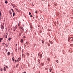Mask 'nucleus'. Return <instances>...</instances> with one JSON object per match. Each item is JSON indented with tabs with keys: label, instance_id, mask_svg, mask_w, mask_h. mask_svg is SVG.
Returning <instances> with one entry per match:
<instances>
[{
	"label": "nucleus",
	"instance_id": "nucleus-1",
	"mask_svg": "<svg viewBox=\"0 0 73 73\" xmlns=\"http://www.w3.org/2000/svg\"><path fill=\"white\" fill-rule=\"evenodd\" d=\"M1 29H4V26L2 25V24H1Z\"/></svg>",
	"mask_w": 73,
	"mask_h": 73
},
{
	"label": "nucleus",
	"instance_id": "nucleus-2",
	"mask_svg": "<svg viewBox=\"0 0 73 73\" xmlns=\"http://www.w3.org/2000/svg\"><path fill=\"white\" fill-rule=\"evenodd\" d=\"M21 60V58H18V59L17 61L18 62H19V61H20Z\"/></svg>",
	"mask_w": 73,
	"mask_h": 73
},
{
	"label": "nucleus",
	"instance_id": "nucleus-3",
	"mask_svg": "<svg viewBox=\"0 0 73 73\" xmlns=\"http://www.w3.org/2000/svg\"><path fill=\"white\" fill-rule=\"evenodd\" d=\"M16 29V27H14V28L13 29V31H15Z\"/></svg>",
	"mask_w": 73,
	"mask_h": 73
},
{
	"label": "nucleus",
	"instance_id": "nucleus-4",
	"mask_svg": "<svg viewBox=\"0 0 73 73\" xmlns=\"http://www.w3.org/2000/svg\"><path fill=\"white\" fill-rule=\"evenodd\" d=\"M23 39H22L21 40V43H23Z\"/></svg>",
	"mask_w": 73,
	"mask_h": 73
},
{
	"label": "nucleus",
	"instance_id": "nucleus-5",
	"mask_svg": "<svg viewBox=\"0 0 73 73\" xmlns=\"http://www.w3.org/2000/svg\"><path fill=\"white\" fill-rule=\"evenodd\" d=\"M15 9H16V11H17V12H20V11H19V10L18 9H17V8H16Z\"/></svg>",
	"mask_w": 73,
	"mask_h": 73
},
{
	"label": "nucleus",
	"instance_id": "nucleus-6",
	"mask_svg": "<svg viewBox=\"0 0 73 73\" xmlns=\"http://www.w3.org/2000/svg\"><path fill=\"white\" fill-rule=\"evenodd\" d=\"M50 72H51V71H52V68H50Z\"/></svg>",
	"mask_w": 73,
	"mask_h": 73
},
{
	"label": "nucleus",
	"instance_id": "nucleus-7",
	"mask_svg": "<svg viewBox=\"0 0 73 73\" xmlns=\"http://www.w3.org/2000/svg\"><path fill=\"white\" fill-rule=\"evenodd\" d=\"M40 57V58H41L42 57V54H41L40 55H39Z\"/></svg>",
	"mask_w": 73,
	"mask_h": 73
},
{
	"label": "nucleus",
	"instance_id": "nucleus-8",
	"mask_svg": "<svg viewBox=\"0 0 73 73\" xmlns=\"http://www.w3.org/2000/svg\"><path fill=\"white\" fill-rule=\"evenodd\" d=\"M7 55L9 56V55H10V52H9L8 53H7Z\"/></svg>",
	"mask_w": 73,
	"mask_h": 73
},
{
	"label": "nucleus",
	"instance_id": "nucleus-9",
	"mask_svg": "<svg viewBox=\"0 0 73 73\" xmlns=\"http://www.w3.org/2000/svg\"><path fill=\"white\" fill-rule=\"evenodd\" d=\"M6 34H7V35H6V37L5 38H7V36H8V34H7V32L6 33Z\"/></svg>",
	"mask_w": 73,
	"mask_h": 73
},
{
	"label": "nucleus",
	"instance_id": "nucleus-10",
	"mask_svg": "<svg viewBox=\"0 0 73 73\" xmlns=\"http://www.w3.org/2000/svg\"><path fill=\"white\" fill-rule=\"evenodd\" d=\"M4 71H6L7 70L6 69V68H4Z\"/></svg>",
	"mask_w": 73,
	"mask_h": 73
},
{
	"label": "nucleus",
	"instance_id": "nucleus-11",
	"mask_svg": "<svg viewBox=\"0 0 73 73\" xmlns=\"http://www.w3.org/2000/svg\"><path fill=\"white\" fill-rule=\"evenodd\" d=\"M50 43V44H53V42H52V41H49Z\"/></svg>",
	"mask_w": 73,
	"mask_h": 73
},
{
	"label": "nucleus",
	"instance_id": "nucleus-12",
	"mask_svg": "<svg viewBox=\"0 0 73 73\" xmlns=\"http://www.w3.org/2000/svg\"><path fill=\"white\" fill-rule=\"evenodd\" d=\"M9 13H10V14L11 15H12V12H11V11H9Z\"/></svg>",
	"mask_w": 73,
	"mask_h": 73
},
{
	"label": "nucleus",
	"instance_id": "nucleus-13",
	"mask_svg": "<svg viewBox=\"0 0 73 73\" xmlns=\"http://www.w3.org/2000/svg\"><path fill=\"white\" fill-rule=\"evenodd\" d=\"M11 38H8V40L9 41H11Z\"/></svg>",
	"mask_w": 73,
	"mask_h": 73
},
{
	"label": "nucleus",
	"instance_id": "nucleus-14",
	"mask_svg": "<svg viewBox=\"0 0 73 73\" xmlns=\"http://www.w3.org/2000/svg\"><path fill=\"white\" fill-rule=\"evenodd\" d=\"M14 57L13 56V58H12V61H14Z\"/></svg>",
	"mask_w": 73,
	"mask_h": 73
},
{
	"label": "nucleus",
	"instance_id": "nucleus-15",
	"mask_svg": "<svg viewBox=\"0 0 73 73\" xmlns=\"http://www.w3.org/2000/svg\"><path fill=\"white\" fill-rule=\"evenodd\" d=\"M13 16H15V13H13Z\"/></svg>",
	"mask_w": 73,
	"mask_h": 73
},
{
	"label": "nucleus",
	"instance_id": "nucleus-16",
	"mask_svg": "<svg viewBox=\"0 0 73 73\" xmlns=\"http://www.w3.org/2000/svg\"><path fill=\"white\" fill-rule=\"evenodd\" d=\"M5 45H6V47H8V44H5Z\"/></svg>",
	"mask_w": 73,
	"mask_h": 73
},
{
	"label": "nucleus",
	"instance_id": "nucleus-17",
	"mask_svg": "<svg viewBox=\"0 0 73 73\" xmlns=\"http://www.w3.org/2000/svg\"><path fill=\"white\" fill-rule=\"evenodd\" d=\"M47 60L48 61H50V59H49V58H48L47 59Z\"/></svg>",
	"mask_w": 73,
	"mask_h": 73
},
{
	"label": "nucleus",
	"instance_id": "nucleus-18",
	"mask_svg": "<svg viewBox=\"0 0 73 73\" xmlns=\"http://www.w3.org/2000/svg\"><path fill=\"white\" fill-rule=\"evenodd\" d=\"M26 44H27V45H28V44H29V42H26Z\"/></svg>",
	"mask_w": 73,
	"mask_h": 73
},
{
	"label": "nucleus",
	"instance_id": "nucleus-19",
	"mask_svg": "<svg viewBox=\"0 0 73 73\" xmlns=\"http://www.w3.org/2000/svg\"><path fill=\"white\" fill-rule=\"evenodd\" d=\"M15 51L17 52V48H15Z\"/></svg>",
	"mask_w": 73,
	"mask_h": 73
},
{
	"label": "nucleus",
	"instance_id": "nucleus-20",
	"mask_svg": "<svg viewBox=\"0 0 73 73\" xmlns=\"http://www.w3.org/2000/svg\"><path fill=\"white\" fill-rule=\"evenodd\" d=\"M3 40L2 38H1L0 39V42H1V40Z\"/></svg>",
	"mask_w": 73,
	"mask_h": 73
},
{
	"label": "nucleus",
	"instance_id": "nucleus-21",
	"mask_svg": "<svg viewBox=\"0 0 73 73\" xmlns=\"http://www.w3.org/2000/svg\"><path fill=\"white\" fill-rule=\"evenodd\" d=\"M5 4H7V3H8V2L7 1H5Z\"/></svg>",
	"mask_w": 73,
	"mask_h": 73
},
{
	"label": "nucleus",
	"instance_id": "nucleus-22",
	"mask_svg": "<svg viewBox=\"0 0 73 73\" xmlns=\"http://www.w3.org/2000/svg\"><path fill=\"white\" fill-rule=\"evenodd\" d=\"M70 37H69L68 38V40H70Z\"/></svg>",
	"mask_w": 73,
	"mask_h": 73
},
{
	"label": "nucleus",
	"instance_id": "nucleus-23",
	"mask_svg": "<svg viewBox=\"0 0 73 73\" xmlns=\"http://www.w3.org/2000/svg\"><path fill=\"white\" fill-rule=\"evenodd\" d=\"M38 61L39 62V64H40V60L38 59Z\"/></svg>",
	"mask_w": 73,
	"mask_h": 73
},
{
	"label": "nucleus",
	"instance_id": "nucleus-24",
	"mask_svg": "<svg viewBox=\"0 0 73 73\" xmlns=\"http://www.w3.org/2000/svg\"><path fill=\"white\" fill-rule=\"evenodd\" d=\"M0 70H1V72L3 71V69L1 68V69H0Z\"/></svg>",
	"mask_w": 73,
	"mask_h": 73
},
{
	"label": "nucleus",
	"instance_id": "nucleus-25",
	"mask_svg": "<svg viewBox=\"0 0 73 73\" xmlns=\"http://www.w3.org/2000/svg\"><path fill=\"white\" fill-rule=\"evenodd\" d=\"M42 43H44V41L42 40Z\"/></svg>",
	"mask_w": 73,
	"mask_h": 73
},
{
	"label": "nucleus",
	"instance_id": "nucleus-26",
	"mask_svg": "<svg viewBox=\"0 0 73 73\" xmlns=\"http://www.w3.org/2000/svg\"><path fill=\"white\" fill-rule=\"evenodd\" d=\"M29 15H31V12H29Z\"/></svg>",
	"mask_w": 73,
	"mask_h": 73
},
{
	"label": "nucleus",
	"instance_id": "nucleus-27",
	"mask_svg": "<svg viewBox=\"0 0 73 73\" xmlns=\"http://www.w3.org/2000/svg\"><path fill=\"white\" fill-rule=\"evenodd\" d=\"M56 62L58 63V60H57V61H56Z\"/></svg>",
	"mask_w": 73,
	"mask_h": 73
},
{
	"label": "nucleus",
	"instance_id": "nucleus-28",
	"mask_svg": "<svg viewBox=\"0 0 73 73\" xmlns=\"http://www.w3.org/2000/svg\"><path fill=\"white\" fill-rule=\"evenodd\" d=\"M30 17H32V15H30Z\"/></svg>",
	"mask_w": 73,
	"mask_h": 73
},
{
	"label": "nucleus",
	"instance_id": "nucleus-29",
	"mask_svg": "<svg viewBox=\"0 0 73 73\" xmlns=\"http://www.w3.org/2000/svg\"><path fill=\"white\" fill-rule=\"evenodd\" d=\"M27 56H29V53H27Z\"/></svg>",
	"mask_w": 73,
	"mask_h": 73
},
{
	"label": "nucleus",
	"instance_id": "nucleus-30",
	"mask_svg": "<svg viewBox=\"0 0 73 73\" xmlns=\"http://www.w3.org/2000/svg\"><path fill=\"white\" fill-rule=\"evenodd\" d=\"M49 6H50V5H49V4H48V8H49Z\"/></svg>",
	"mask_w": 73,
	"mask_h": 73
},
{
	"label": "nucleus",
	"instance_id": "nucleus-31",
	"mask_svg": "<svg viewBox=\"0 0 73 73\" xmlns=\"http://www.w3.org/2000/svg\"><path fill=\"white\" fill-rule=\"evenodd\" d=\"M19 49H20V50H21V47H20Z\"/></svg>",
	"mask_w": 73,
	"mask_h": 73
},
{
	"label": "nucleus",
	"instance_id": "nucleus-32",
	"mask_svg": "<svg viewBox=\"0 0 73 73\" xmlns=\"http://www.w3.org/2000/svg\"><path fill=\"white\" fill-rule=\"evenodd\" d=\"M12 12H13V13H14V12H14V10H13V11H12Z\"/></svg>",
	"mask_w": 73,
	"mask_h": 73
},
{
	"label": "nucleus",
	"instance_id": "nucleus-33",
	"mask_svg": "<svg viewBox=\"0 0 73 73\" xmlns=\"http://www.w3.org/2000/svg\"><path fill=\"white\" fill-rule=\"evenodd\" d=\"M5 50H6V52H7V51H8V50L7 49H6Z\"/></svg>",
	"mask_w": 73,
	"mask_h": 73
},
{
	"label": "nucleus",
	"instance_id": "nucleus-34",
	"mask_svg": "<svg viewBox=\"0 0 73 73\" xmlns=\"http://www.w3.org/2000/svg\"><path fill=\"white\" fill-rule=\"evenodd\" d=\"M37 11H35V13H37Z\"/></svg>",
	"mask_w": 73,
	"mask_h": 73
},
{
	"label": "nucleus",
	"instance_id": "nucleus-35",
	"mask_svg": "<svg viewBox=\"0 0 73 73\" xmlns=\"http://www.w3.org/2000/svg\"><path fill=\"white\" fill-rule=\"evenodd\" d=\"M22 26H23V27H24V24H23L22 25Z\"/></svg>",
	"mask_w": 73,
	"mask_h": 73
},
{
	"label": "nucleus",
	"instance_id": "nucleus-36",
	"mask_svg": "<svg viewBox=\"0 0 73 73\" xmlns=\"http://www.w3.org/2000/svg\"><path fill=\"white\" fill-rule=\"evenodd\" d=\"M11 5H12V7H13V4H11Z\"/></svg>",
	"mask_w": 73,
	"mask_h": 73
},
{
	"label": "nucleus",
	"instance_id": "nucleus-37",
	"mask_svg": "<svg viewBox=\"0 0 73 73\" xmlns=\"http://www.w3.org/2000/svg\"><path fill=\"white\" fill-rule=\"evenodd\" d=\"M26 33H27V32H28V30H26Z\"/></svg>",
	"mask_w": 73,
	"mask_h": 73
},
{
	"label": "nucleus",
	"instance_id": "nucleus-38",
	"mask_svg": "<svg viewBox=\"0 0 73 73\" xmlns=\"http://www.w3.org/2000/svg\"><path fill=\"white\" fill-rule=\"evenodd\" d=\"M30 28L32 29V27L30 26Z\"/></svg>",
	"mask_w": 73,
	"mask_h": 73
},
{
	"label": "nucleus",
	"instance_id": "nucleus-39",
	"mask_svg": "<svg viewBox=\"0 0 73 73\" xmlns=\"http://www.w3.org/2000/svg\"><path fill=\"white\" fill-rule=\"evenodd\" d=\"M11 10H12V11H13V9H11Z\"/></svg>",
	"mask_w": 73,
	"mask_h": 73
},
{
	"label": "nucleus",
	"instance_id": "nucleus-40",
	"mask_svg": "<svg viewBox=\"0 0 73 73\" xmlns=\"http://www.w3.org/2000/svg\"><path fill=\"white\" fill-rule=\"evenodd\" d=\"M71 41L72 42V41H73V39L71 40Z\"/></svg>",
	"mask_w": 73,
	"mask_h": 73
},
{
	"label": "nucleus",
	"instance_id": "nucleus-41",
	"mask_svg": "<svg viewBox=\"0 0 73 73\" xmlns=\"http://www.w3.org/2000/svg\"><path fill=\"white\" fill-rule=\"evenodd\" d=\"M71 46H73V44H72V45H71Z\"/></svg>",
	"mask_w": 73,
	"mask_h": 73
},
{
	"label": "nucleus",
	"instance_id": "nucleus-42",
	"mask_svg": "<svg viewBox=\"0 0 73 73\" xmlns=\"http://www.w3.org/2000/svg\"><path fill=\"white\" fill-rule=\"evenodd\" d=\"M45 70H47V69H48V68H46L45 69Z\"/></svg>",
	"mask_w": 73,
	"mask_h": 73
},
{
	"label": "nucleus",
	"instance_id": "nucleus-43",
	"mask_svg": "<svg viewBox=\"0 0 73 73\" xmlns=\"http://www.w3.org/2000/svg\"><path fill=\"white\" fill-rule=\"evenodd\" d=\"M6 68H8V66H6Z\"/></svg>",
	"mask_w": 73,
	"mask_h": 73
},
{
	"label": "nucleus",
	"instance_id": "nucleus-44",
	"mask_svg": "<svg viewBox=\"0 0 73 73\" xmlns=\"http://www.w3.org/2000/svg\"><path fill=\"white\" fill-rule=\"evenodd\" d=\"M19 35H20V36H21V34H19Z\"/></svg>",
	"mask_w": 73,
	"mask_h": 73
},
{
	"label": "nucleus",
	"instance_id": "nucleus-45",
	"mask_svg": "<svg viewBox=\"0 0 73 73\" xmlns=\"http://www.w3.org/2000/svg\"><path fill=\"white\" fill-rule=\"evenodd\" d=\"M23 29V27H21V29Z\"/></svg>",
	"mask_w": 73,
	"mask_h": 73
},
{
	"label": "nucleus",
	"instance_id": "nucleus-46",
	"mask_svg": "<svg viewBox=\"0 0 73 73\" xmlns=\"http://www.w3.org/2000/svg\"><path fill=\"white\" fill-rule=\"evenodd\" d=\"M25 36H24V37H23V38H25Z\"/></svg>",
	"mask_w": 73,
	"mask_h": 73
},
{
	"label": "nucleus",
	"instance_id": "nucleus-47",
	"mask_svg": "<svg viewBox=\"0 0 73 73\" xmlns=\"http://www.w3.org/2000/svg\"><path fill=\"white\" fill-rule=\"evenodd\" d=\"M23 73H26V72L25 71Z\"/></svg>",
	"mask_w": 73,
	"mask_h": 73
},
{
	"label": "nucleus",
	"instance_id": "nucleus-48",
	"mask_svg": "<svg viewBox=\"0 0 73 73\" xmlns=\"http://www.w3.org/2000/svg\"><path fill=\"white\" fill-rule=\"evenodd\" d=\"M13 8H15V6H13Z\"/></svg>",
	"mask_w": 73,
	"mask_h": 73
},
{
	"label": "nucleus",
	"instance_id": "nucleus-49",
	"mask_svg": "<svg viewBox=\"0 0 73 73\" xmlns=\"http://www.w3.org/2000/svg\"><path fill=\"white\" fill-rule=\"evenodd\" d=\"M32 5L33 6H34V5H33V4Z\"/></svg>",
	"mask_w": 73,
	"mask_h": 73
},
{
	"label": "nucleus",
	"instance_id": "nucleus-50",
	"mask_svg": "<svg viewBox=\"0 0 73 73\" xmlns=\"http://www.w3.org/2000/svg\"><path fill=\"white\" fill-rule=\"evenodd\" d=\"M1 14V11H0V15Z\"/></svg>",
	"mask_w": 73,
	"mask_h": 73
},
{
	"label": "nucleus",
	"instance_id": "nucleus-51",
	"mask_svg": "<svg viewBox=\"0 0 73 73\" xmlns=\"http://www.w3.org/2000/svg\"><path fill=\"white\" fill-rule=\"evenodd\" d=\"M23 31H24V28H23V29H22Z\"/></svg>",
	"mask_w": 73,
	"mask_h": 73
},
{
	"label": "nucleus",
	"instance_id": "nucleus-52",
	"mask_svg": "<svg viewBox=\"0 0 73 73\" xmlns=\"http://www.w3.org/2000/svg\"><path fill=\"white\" fill-rule=\"evenodd\" d=\"M4 36L5 37V35H4Z\"/></svg>",
	"mask_w": 73,
	"mask_h": 73
},
{
	"label": "nucleus",
	"instance_id": "nucleus-53",
	"mask_svg": "<svg viewBox=\"0 0 73 73\" xmlns=\"http://www.w3.org/2000/svg\"><path fill=\"white\" fill-rule=\"evenodd\" d=\"M0 16H1V14H0Z\"/></svg>",
	"mask_w": 73,
	"mask_h": 73
},
{
	"label": "nucleus",
	"instance_id": "nucleus-54",
	"mask_svg": "<svg viewBox=\"0 0 73 73\" xmlns=\"http://www.w3.org/2000/svg\"><path fill=\"white\" fill-rule=\"evenodd\" d=\"M5 44L4 43H2L3 44Z\"/></svg>",
	"mask_w": 73,
	"mask_h": 73
},
{
	"label": "nucleus",
	"instance_id": "nucleus-55",
	"mask_svg": "<svg viewBox=\"0 0 73 73\" xmlns=\"http://www.w3.org/2000/svg\"><path fill=\"white\" fill-rule=\"evenodd\" d=\"M17 60H15V62H16V61H17Z\"/></svg>",
	"mask_w": 73,
	"mask_h": 73
},
{
	"label": "nucleus",
	"instance_id": "nucleus-56",
	"mask_svg": "<svg viewBox=\"0 0 73 73\" xmlns=\"http://www.w3.org/2000/svg\"><path fill=\"white\" fill-rule=\"evenodd\" d=\"M69 39H68V41L69 42Z\"/></svg>",
	"mask_w": 73,
	"mask_h": 73
},
{
	"label": "nucleus",
	"instance_id": "nucleus-57",
	"mask_svg": "<svg viewBox=\"0 0 73 73\" xmlns=\"http://www.w3.org/2000/svg\"><path fill=\"white\" fill-rule=\"evenodd\" d=\"M34 47H35V45H34Z\"/></svg>",
	"mask_w": 73,
	"mask_h": 73
},
{
	"label": "nucleus",
	"instance_id": "nucleus-58",
	"mask_svg": "<svg viewBox=\"0 0 73 73\" xmlns=\"http://www.w3.org/2000/svg\"><path fill=\"white\" fill-rule=\"evenodd\" d=\"M71 38H72V37H71V38H70V39H71Z\"/></svg>",
	"mask_w": 73,
	"mask_h": 73
},
{
	"label": "nucleus",
	"instance_id": "nucleus-59",
	"mask_svg": "<svg viewBox=\"0 0 73 73\" xmlns=\"http://www.w3.org/2000/svg\"><path fill=\"white\" fill-rule=\"evenodd\" d=\"M55 6L56 5H55Z\"/></svg>",
	"mask_w": 73,
	"mask_h": 73
},
{
	"label": "nucleus",
	"instance_id": "nucleus-60",
	"mask_svg": "<svg viewBox=\"0 0 73 73\" xmlns=\"http://www.w3.org/2000/svg\"><path fill=\"white\" fill-rule=\"evenodd\" d=\"M16 67H17V65L16 66Z\"/></svg>",
	"mask_w": 73,
	"mask_h": 73
},
{
	"label": "nucleus",
	"instance_id": "nucleus-61",
	"mask_svg": "<svg viewBox=\"0 0 73 73\" xmlns=\"http://www.w3.org/2000/svg\"><path fill=\"white\" fill-rule=\"evenodd\" d=\"M40 73V71H39V73Z\"/></svg>",
	"mask_w": 73,
	"mask_h": 73
},
{
	"label": "nucleus",
	"instance_id": "nucleus-62",
	"mask_svg": "<svg viewBox=\"0 0 73 73\" xmlns=\"http://www.w3.org/2000/svg\"><path fill=\"white\" fill-rule=\"evenodd\" d=\"M16 45H17V44H16Z\"/></svg>",
	"mask_w": 73,
	"mask_h": 73
},
{
	"label": "nucleus",
	"instance_id": "nucleus-63",
	"mask_svg": "<svg viewBox=\"0 0 73 73\" xmlns=\"http://www.w3.org/2000/svg\"><path fill=\"white\" fill-rule=\"evenodd\" d=\"M6 0H5V1Z\"/></svg>",
	"mask_w": 73,
	"mask_h": 73
},
{
	"label": "nucleus",
	"instance_id": "nucleus-64",
	"mask_svg": "<svg viewBox=\"0 0 73 73\" xmlns=\"http://www.w3.org/2000/svg\"><path fill=\"white\" fill-rule=\"evenodd\" d=\"M72 39H73V38H72Z\"/></svg>",
	"mask_w": 73,
	"mask_h": 73
}]
</instances>
